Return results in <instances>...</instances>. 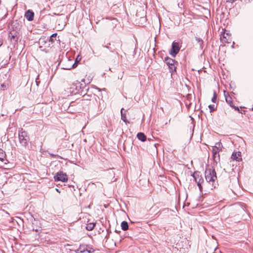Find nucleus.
Wrapping results in <instances>:
<instances>
[{"label":"nucleus","mask_w":253,"mask_h":253,"mask_svg":"<svg viewBox=\"0 0 253 253\" xmlns=\"http://www.w3.org/2000/svg\"><path fill=\"white\" fill-rule=\"evenodd\" d=\"M205 174L207 182L213 184L217 178L214 169L212 167L208 166L206 169Z\"/></svg>","instance_id":"f257e3e1"},{"label":"nucleus","mask_w":253,"mask_h":253,"mask_svg":"<svg viewBox=\"0 0 253 253\" xmlns=\"http://www.w3.org/2000/svg\"><path fill=\"white\" fill-rule=\"evenodd\" d=\"M54 179L55 181H61L63 182H66L68 181V176L65 173L59 171L56 173V175L54 176Z\"/></svg>","instance_id":"f03ea898"},{"label":"nucleus","mask_w":253,"mask_h":253,"mask_svg":"<svg viewBox=\"0 0 253 253\" xmlns=\"http://www.w3.org/2000/svg\"><path fill=\"white\" fill-rule=\"evenodd\" d=\"M19 139L20 143L23 146H26L29 141V137L25 131H21L19 133Z\"/></svg>","instance_id":"7ed1b4c3"},{"label":"nucleus","mask_w":253,"mask_h":253,"mask_svg":"<svg viewBox=\"0 0 253 253\" xmlns=\"http://www.w3.org/2000/svg\"><path fill=\"white\" fill-rule=\"evenodd\" d=\"M165 61L167 64L168 65L170 72H173L176 70V67L174 65V60L169 57H167L165 59Z\"/></svg>","instance_id":"20e7f679"},{"label":"nucleus","mask_w":253,"mask_h":253,"mask_svg":"<svg viewBox=\"0 0 253 253\" xmlns=\"http://www.w3.org/2000/svg\"><path fill=\"white\" fill-rule=\"evenodd\" d=\"M193 177L196 181V182L197 183V185L200 190V191L202 190V183L204 181L203 179L202 178L201 175L199 174L198 172H195L193 174Z\"/></svg>","instance_id":"39448f33"},{"label":"nucleus","mask_w":253,"mask_h":253,"mask_svg":"<svg viewBox=\"0 0 253 253\" xmlns=\"http://www.w3.org/2000/svg\"><path fill=\"white\" fill-rule=\"evenodd\" d=\"M179 51V44L178 42H173L172 44V47L170 52L171 55L175 57Z\"/></svg>","instance_id":"423d86ee"},{"label":"nucleus","mask_w":253,"mask_h":253,"mask_svg":"<svg viewBox=\"0 0 253 253\" xmlns=\"http://www.w3.org/2000/svg\"><path fill=\"white\" fill-rule=\"evenodd\" d=\"M115 172L113 169H110L106 173V176L108 181L112 182L116 180L115 179Z\"/></svg>","instance_id":"0eeeda50"},{"label":"nucleus","mask_w":253,"mask_h":253,"mask_svg":"<svg viewBox=\"0 0 253 253\" xmlns=\"http://www.w3.org/2000/svg\"><path fill=\"white\" fill-rule=\"evenodd\" d=\"M91 249L88 250L87 246L83 245L79 247L77 251L79 253H91L93 252V250L91 251Z\"/></svg>","instance_id":"6e6552de"},{"label":"nucleus","mask_w":253,"mask_h":253,"mask_svg":"<svg viewBox=\"0 0 253 253\" xmlns=\"http://www.w3.org/2000/svg\"><path fill=\"white\" fill-rule=\"evenodd\" d=\"M24 16L27 20L31 21L34 19V13L31 10H28L26 11Z\"/></svg>","instance_id":"1a4fd4ad"},{"label":"nucleus","mask_w":253,"mask_h":253,"mask_svg":"<svg viewBox=\"0 0 253 253\" xmlns=\"http://www.w3.org/2000/svg\"><path fill=\"white\" fill-rule=\"evenodd\" d=\"M231 158L236 161H240L242 160L241 153L240 152H233Z\"/></svg>","instance_id":"9d476101"},{"label":"nucleus","mask_w":253,"mask_h":253,"mask_svg":"<svg viewBox=\"0 0 253 253\" xmlns=\"http://www.w3.org/2000/svg\"><path fill=\"white\" fill-rule=\"evenodd\" d=\"M216 149H217L216 148H212L213 157L215 161H216L219 159V155L218 154L219 151Z\"/></svg>","instance_id":"9b49d317"},{"label":"nucleus","mask_w":253,"mask_h":253,"mask_svg":"<svg viewBox=\"0 0 253 253\" xmlns=\"http://www.w3.org/2000/svg\"><path fill=\"white\" fill-rule=\"evenodd\" d=\"M229 35L228 33H224L222 37H221V40L224 42L230 43L229 41Z\"/></svg>","instance_id":"f8f14e48"},{"label":"nucleus","mask_w":253,"mask_h":253,"mask_svg":"<svg viewBox=\"0 0 253 253\" xmlns=\"http://www.w3.org/2000/svg\"><path fill=\"white\" fill-rule=\"evenodd\" d=\"M137 137L139 140L142 142H144L146 140V135L142 132H139L137 134Z\"/></svg>","instance_id":"ddd939ff"},{"label":"nucleus","mask_w":253,"mask_h":253,"mask_svg":"<svg viewBox=\"0 0 253 253\" xmlns=\"http://www.w3.org/2000/svg\"><path fill=\"white\" fill-rule=\"evenodd\" d=\"M69 89L70 92L72 94H76L78 92L77 87L75 84H72V86L70 87Z\"/></svg>","instance_id":"4468645a"},{"label":"nucleus","mask_w":253,"mask_h":253,"mask_svg":"<svg viewBox=\"0 0 253 253\" xmlns=\"http://www.w3.org/2000/svg\"><path fill=\"white\" fill-rule=\"evenodd\" d=\"M121 227L123 230H126L128 228L127 222L125 221H123L121 223Z\"/></svg>","instance_id":"2eb2a0df"},{"label":"nucleus","mask_w":253,"mask_h":253,"mask_svg":"<svg viewBox=\"0 0 253 253\" xmlns=\"http://www.w3.org/2000/svg\"><path fill=\"white\" fill-rule=\"evenodd\" d=\"M95 225L94 223H89L87 224L86 229L88 231H91L94 228Z\"/></svg>","instance_id":"dca6fc26"},{"label":"nucleus","mask_w":253,"mask_h":253,"mask_svg":"<svg viewBox=\"0 0 253 253\" xmlns=\"http://www.w3.org/2000/svg\"><path fill=\"white\" fill-rule=\"evenodd\" d=\"M124 109L122 108L121 110V119L124 122H125L126 124H127V123H128V122L126 120V115L125 114L123 113V111Z\"/></svg>","instance_id":"f3484780"},{"label":"nucleus","mask_w":253,"mask_h":253,"mask_svg":"<svg viewBox=\"0 0 253 253\" xmlns=\"http://www.w3.org/2000/svg\"><path fill=\"white\" fill-rule=\"evenodd\" d=\"M222 144L221 143L218 142L215 144V145L213 148H216L219 151L221 150Z\"/></svg>","instance_id":"a211bd4d"},{"label":"nucleus","mask_w":253,"mask_h":253,"mask_svg":"<svg viewBox=\"0 0 253 253\" xmlns=\"http://www.w3.org/2000/svg\"><path fill=\"white\" fill-rule=\"evenodd\" d=\"M5 154L4 151L0 148V160H3L4 158Z\"/></svg>","instance_id":"6ab92c4d"},{"label":"nucleus","mask_w":253,"mask_h":253,"mask_svg":"<svg viewBox=\"0 0 253 253\" xmlns=\"http://www.w3.org/2000/svg\"><path fill=\"white\" fill-rule=\"evenodd\" d=\"M216 100H217V96H216V92L215 91H214L213 92V97L211 99V101L213 103H215L216 101Z\"/></svg>","instance_id":"aec40b11"},{"label":"nucleus","mask_w":253,"mask_h":253,"mask_svg":"<svg viewBox=\"0 0 253 253\" xmlns=\"http://www.w3.org/2000/svg\"><path fill=\"white\" fill-rule=\"evenodd\" d=\"M209 108L210 109V112H212L215 110V105H210L209 106Z\"/></svg>","instance_id":"412c9836"},{"label":"nucleus","mask_w":253,"mask_h":253,"mask_svg":"<svg viewBox=\"0 0 253 253\" xmlns=\"http://www.w3.org/2000/svg\"><path fill=\"white\" fill-rule=\"evenodd\" d=\"M57 34H52L50 37V41L53 42L54 41V38H55L56 37Z\"/></svg>","instance_id":"4be33fe9"},{"label":"nucleus","mask_w":253,"mask_h":253,"mask_svg":"<svg viewBox=\"0 0 253 253\" xmlns=\"http://www.w3.org/2000/svg\"><path fill=\"white\" fill-rule=\"evenodd\" d=\"M196 40L200 43V44L203 43V41L199 38L196 37Z\"/></svg>","instance_id":"5701e85b"},{"label":"nucleus","mask_w":253,"mask_h":253,"mask_svg":"<svg viewBox=\"0 0 253 253\" xmlns=\"http://www.w3.org/2000/svg\"><path fill=\"white\" fill-rule=\"evenodd\" d=\"M73 105H74V102H71L69 108H71V107H72Z\"/></svg>","instance_id":"b1692460"},{"label":"nucleus","mask_w":253,"mask_h":253,"mask_svg":"<svg viewBox=\"0 0 253 253\" xmlns=\"http://www.w3.org/2000/svg\"><path fill=\"white\" fill-rule=\"evenodd\" d=\"M226 101L227 102H229V101H230L229 100H228V97L226 98Z\"/></svg>","instance_id":"393cba45"},{"label":"nucleus","mask_w":253,"mask_h":253,"mask_svg":"<svg viewBox=\"0 0 253 253\" xmlns=\"http://www.w3.org/2000/svg\"><path fill=\"white\" fill-rule=\"evenodd\" d=\"M56 190L57 192H59V190H58V189H57V188H56Z\"/></svg>","instance_id":"a878e982"},{"label":"nucleus","mask_w":253,"mask_h":253,"mask_svg":"<svg viewBox=\"0 0 253 253\" xmlns=\"http://www.w3.org/2000/svg\"><path fill=\"white\" fill-rule=\"evenodd\" d=\"M71 68H72V67H71V68H65V69H68V70H70V69H71Z\"/></svg>","instance_id":"bb28decb"},{"label":"nucleus","mask_w":253,"mask_h":253,"mask_svg":"<svg viewBox=\"0 0 253 253\" xmlns=\"http://www.w3.org/2000/svg\"><path fill=\"white\" fill-rule=\"evenodd\" d=\"M36 83H37V85H38V82H37V81H36Z\"/></svg>","instance_id":"cd10ccee"}]
</instances>
